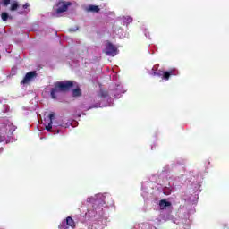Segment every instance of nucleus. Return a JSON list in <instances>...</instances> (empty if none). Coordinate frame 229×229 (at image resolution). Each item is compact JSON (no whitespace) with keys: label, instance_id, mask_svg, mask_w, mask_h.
I'll return each instance as SVG.
<instances>
[{"label":"nucleus","instance_id":"1","mask_svg":"<svg viewBox=\"0 0 229 229\" xmlns=\"http://www.w3.org/2000/svg\"><path fill=\"white\" fill-rule=\"evenodd\" d=\"M57 85L61 92H69L74 87V82L72 81H57Z\"/></svg>","mask_w":229,"mask_h":229},{"label":"nucleus","instance_id":"2","mask_svg":"<svg viewBox=\"0 0 229 229\" xmlns=\"http://www.w3.org/2000/svg\"><path fill=\"white\" fill-rule=\"evenodd\" d=\"M70 227L72 229L76 228V223L71 216L66 217V219L63 220L58 225L59 229H69Z\"/></svg>","mask_w":229,"mask_h":229},{"label":"nucleus","instance_id":"3","mask_svg":"<svg viewBox=\"0 0 229 229\" xmlns=\"http://www.w3.org/2000/svg\"><path fill=\"white\" fill-rule=\"evenodd\" d=\"M53 119H55V113L51 112L48 116H47L44 119V125H45V130L47 131H53Z\"/></svg>","mask_w":229,"mask_h":229},{"label":"nucleus","instance_id":"4","mask_svg":"<svg viewBox=\"0 0 229 229\" xmlns=\"http://www.w3.org/2000/svg\"><path fill=\"white\" fill-rule=\"evenodd\" d=\"M71 4H72L71 2H65V1L59 2L57 4L58 8L56 9L57 15H60V13H64V12H67Z\"/></svg>","mask_w":229,"mask_h":229},{"label":"nucleus","instance_id":"5","mask_svg":"<svg viewBox=\"0 0 229 229\" xmlns=\"http://www.w3.org/2000/svg\"><path fill=\"white\" fill-rule=\"evenodd\" d=\"M106 55L108 56H115L117 55V47H115L114 44L108 42L106 45Z\"/></svg>","mask_w":229,"mask_h":229},{"label":"nucleus","instance_id":"6","mask_svg":"<svg viewBox=\"0 0 229 229\" xmlns=\"http://www.w3.org/2000/svg\"><path fill=\"white\" fill-rule=\"evenodd\" d=\"M34 78H37V72L31 71L26 73L23 80L21 81V85H26L30 83Z\"/></svg>","mask_w":229,"mask_h":229},{"label":"nucleus","instance_id":"7","mask_svg":"<svg viewBox=\"0 0 229 229\" xmlns=\"http://www.w3.org/2000/svg\"><path fill=\"white\" fill-rule=\"evenodd\" d=\"M60 92H62V89H60L57 82H55V87L52 88V89L50 91V96H51L52 99H56V98H57L58 94H60Z\"/></svg>","mask_w":229,"mask_h":229},{"label":"nucleus","instance_id":"8","mask_svg":"<svg viewBox=\"0 0 229 229\" xmlns=\"http://www.w3.org/2000/svg\"><path fill=\"white\" fill-rule=\"evenodd\" d=\"M174 71L175 70H170V71L163 72L162 80H165V81H167V80H169V78H171V76H175L176 73H174Z\"/></svg>","mask_w":229,"mask_h":229},{"label":"nucleus","instance_id":"9","mask_svg":"<svg viewBox=\"0 0 229 229\" xmlns=\"http://www.w3.org/2000/svg\"><path fill=\"white\" fill-rule=\"evenodd\" d=\"M159 207L161 210H165V208H167V207H171V202L165 200V199H162L159 201Z\"/></svg>","mask_w":229,"mask_h":229},{"label":"nucleus","instance_id":"10","mask_svg":"<svg viewBox=\"0 0 229 229\" xmlns=\"http://www.w3.org/2000/svg\"><path fill=\"white\" fill-rule=\"evenodd\" d=\"M108 96H110L108 94V91L100 89L99 93H98V98H100L101 99H106V98H108Z\"/></svg>","mask_w":229,"mask_h":229},{"label":"nucleus","instance_id":"11","mask_svg":"<svg viewBox=\"0 0 229 229\" xmlns=\"http://www.w3.org/2000/svg\"><path fill=\"white\" fill-rule=\"evenodd\" d=\"M6 140V127H3L0 131V142Z\"/></svg>","mask_w":229,"mask_h":229},{"label":"nucleus","instance_id":"12","mask_svg":"<svg viewBox=\"0 0 229 229\" xmlns=\"http://www.w3.org/2000/svg\"><path fill=\"white\" fill-rule=\"evenodd\" d=\"M72 94L73 98H80V96H81V89L80 88H77L72 90Z\"/></svg>","mask_w":229,"mask_h":229},{"label":"nucleus","instance_id":"13","mask_svg":"<svg viewBox=\"0 0 229 229\" xmlns=\"http://www.w3.org/2000/svg\"><path fill=\"white\" fill-rule=\"evenodd\" d=\"M88 10L89 12L98 13V12H99V7L98 5H89Z\"/></svg>","mask_w":229,"mask_h":229},{"label":"nucleus","instance_id":"14","mask_svg":"<svg viewBox=\"0 0 229 229\" xmlns=\"http://www.w3.org/2000/svg\"><path fill=\"white\" fill-rule=\"evenodd\" d=\"M17 8H19V3L17 2H13L12 4H11V12H15V10H17Z\"/></svg>","mask_w":229,"mask_h":229},{"label":"nucleus","instance_id":"15","mask_svg":"<svg viewBox=\"0 0 229 229\" xmlns=\"http://www.w3.org/2000/svg\"><path fill=\"white\" fill-rule=\"evenodd\" d=\"M163 73H164L163 71L158 70V71H157V72H152V76H158V77H160V76H163Z\"/></svg>","mask_w":229,"mask_h":229},{"label":"nucleus","instance_id":"16","mask_svg":"<svg viewBox=\"0 0 229 229\" xmlns=\"http://www.w3.org/2000/svg\"><path fill=\"white\" fill-rule=\"evenodd\" d=\"M1 17H2V21H8V13H2L1 14Z\"/></svg>","mask_w":229,"mask_h":229},{"label":"nucleus","instance_id":"17","mask_svg":"<svg viewBox=\"0 0 229 229\" xmlns=\"http://www.w3.org/2000/svg\"><path fill=\"white\" fill-rule=\"evenodd\" d=\"M101 106V103H97L87 108V110H92V108H99Z\"/></svg>","mask_w":229,"mask_h":229},{"label":"nucleus","instance_id":"18","mask_svg":"<svg viewBox=\"0 0 229 229\" xmlns=\"http://www.w3.org/2000/svg\"><path fill=\"white\" fill-rule=\"evenodd\" d=\"M12 0H3V4H4V6H8V4H10V2H11Z\"/></svg>","mask_w":229,"mask_h":229},{"label":"nucleus","instance_id":"19","mask_svg":"<svg viewBox=\"0 0 229 229\" xmlns=\"http://www.w3.org/2000/svg\"><path fill=\"white\" fill-rule=\"evenodd\" d=\"M27 8H30V4L28 3L23 4V10H27Z\"/></svg>","mask_w":229,"mask_h":229},{"label":"nucleus","instance_id":"20","mask_svg":"<svg viewBox=\"0 0 229 229\" xmlns=\"http://www.w3.org/2000/svg\"><path fill=\"white\" fill-rule=\"evenodd\" d=\"M81 108H83V106H81Z\"/></svg>","mask_w":229,"mask_h":229},{"label":"nucleus","instance_id":"21","mask_svg":"<svg viewBox=\"0 0 229 229\" xmlns=\"http://www.w3.org/2000/svg\"><path fill=\"white\" fill-rule=\"evenodd\" d=\"M59 132H60V131L57 130V133H59Z\"/></svg>","mask_w":229,"mask_h":229}]
</instances>
